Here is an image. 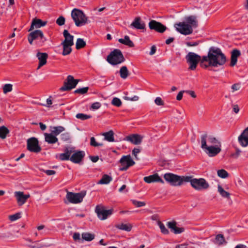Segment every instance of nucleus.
Instances as JSON below:
<instances>
[{
  "instance_id": "nucleus-1",
  "label": "nucleus",
  "mask_w": 248,
  "mask_h": 248,
  "mask_svg": "<svg viewBox=\"0 0 248 248\" xmlns=\"http://www.w3.org/2000/svg\"><path fill=\"white\" fill-rule=\"evenodd\" d=\"M226 61V57L221 50L212 46L209 49L207 55L202 57V64L204 66V68L209 66L218 67L223 66Z\"/></svg>"
},
{
  "instance_id": "nucleus-2",
  "label": "nucleus",
  "mask_w": 248,
  "mask_h": 248,
  "mask_svg": "<svg viewBox=\"0 0 248 248\" xmlns=\"http://www.w3.org/2000/svg\"><path fill=\"white\" fill-rule=\"evenodd\" d=\"M201 148L210 157L217 155L221 151L220 143L214 137L204 133L201 136Z\"/></svg>"
},
{
  "instance_id": "nucleus-3",
  "label": "nucleus",
  "mask_w": 248,
  "mask_h": 248,
  "mask_svg": "<svg viewBox=\"0 0 248 248\" xmlns=\"http://www.w3.org/2000/svg\"><path fill=\"white\" fill-rule=\"evenodd\" d=\"M164 178L167 182L174 186H181L188 181L187 176H179L171 173L165 174Z\"/></svg>"
},
{
  "instance_id": "nucleus-4",
  "label": "nucleus",
  "mask_w": 248,
  "mask_h": 248,
  "mask_svg": "<svg viewBox=\"0 0 248 248\" xmlns=\"http://www.w3.org/2000/svg\"><path fill=\"white\" fill-rule=\"evenodd\" d=\"M187 183L189 182L191 186L196 190H205L210 186L208 183L204 178H193L192 176H187Z\"/></svg>"
},
{
  "instance_id": "nucleus-5",
  "label": "nucleus",
  "mask_w": 248,
  "mask_h": 248,
  "mask_svg": "<svg viewBox=\"0 0 248 248\" xmlns=\"http://www.w3.org/2000/svg\"><path fill=\"white\" fill-rule=\"evenodd\" d=\"M71 16L77 27L83 26L88 23V17L79 9H74L71 12Z\"/></svg>"
},
{
  "instance_id": "nucleus-6",
  "label": "nucleus",
  "mask_w": 248,
  "mask_h": 248,
  "mask_svg": "<svg viewBox=\"0 0 248 248\" xmlns=\"http://www.w3.org/2000/svg\"><path fill=\"white\" fill-rule=\"evenodd\" d=\"M186 62L188 64V70H195L199 62L200 65L204 68V66L202 64V57L192 52H189L186 56Z\"/></svg>"
},
{
  "instance_id": "nucleus-7",
  "label": "nucleus",
  "mask_w": 248,
  "mask_h": 248,
  "mask_svg": "<svg viewBox=\"0 0 248 248\" xmlns=\"http://www.w3.org/2000/svg\"><path fill=\"white\" fill-rule=\"evenodd\" d=\"M107 61L109 64L116 65L124 62L125 58L120 49H115L108 56Z\"/></svg>"
},
{
  "instance_id": "nucleus-8",
  "label": "nucleus",
  "mask_w": 248,
  "mask_h": 248,
  "mask_svg": "<svg viewBox=\"0 0 248 248\" xmlns=\"http://www.w3.org/2000/svg\"><path fill=\"white\" fill-rule=\"evenodd\" d=\"M28 40L30 45H32L33 41L36 40L37 44L41 46L46 41V39L44 36L43 32L39 30H35L29 33Z\"/></svg>"
},
{
  "instance_id": "nucleus-9",
  "label": "nucleus",
  "mask_w": 248,
  "mask_h": 248,
  "mask_svg": "<svg viewBox=\"0 0 248 248\" xmlns=\"http://www.w3.org/2000/svg\"><path fill=\"white\" fill-rule=\"evenodd\" d=\"M85 195V191H82L79 193H73L68 191L66 195V198L69 202L77 204L82 202L83 199Z\"/></svg>"
},
{
  "instance_id": "nucleus-10",
  "label": "nucleus",
  "mask_w": 248,
  "mask_h": 248,
  "mask_svg": "<svg viewBox=\"0 0 248 248\" xmlns=\"http://www.w3.org/2000/svg\"><path fill=\"white\" fill-rule=\"evenodd\" d=\"M176 30L183 35H189L193 32V29L190 26L187 25L185 21L180 22L174 24Z\"/></svg>"
},
{
  "instance_id": "nucleus-11",
  "label": "nucleus",
  "mask_w": 248,
  "mask_h": 248,
  "mask_svg": "<svg viewBox=\"0 0 248 248\" xmlns=\"http://www.w3.org/2000/svg\"><path fill=\"white\" fill-rule=\"evenodd\" d=\"M79 80L75 79L72 76L69 75L64 82V85L60 89L61 91L70 90L75 88L78 83Z\"/></svg>"
},
{
  "instance_id": "nucleus-12",
  "label": "nucleus",
  "mask_w": 248,
  "mask_h": 248,
  "mask_svg": "<svg viewBox=\"0 0 248 248\" xmlns=\"http://www.w3.org/2000/svg\"><path fill=\"white\" fill-rule=\"evenodd\" d=\"M27 149L35 153H39L41 151V148L39 145L38 140L36 138L32 137L27 140Z\"/></svg>"
},
{
  "instance_id": "nucleus-13",
  "label": "nucleus",
  "mask_w": 248,
  "mask_h": 248,
  "mask_svg": "<svg viewBox=\"0 0 248 248\" xmlns=\"http://www.w3.org/2000/svg\"><path fill=\"white\" fill-rule=\"evenodd\" d=\"M120 162L122 167L119 170L121 171L127 170L129 167L133 166L135 163L130 155L123 156Z\"/></svg>"
},
{
  "instance_id": "nucleus-14",
  "label": "nucleus",
  "mask_w": 248,
  "mask_h": 248,
  "mask_svg": "<svg viewBox=\"0 0 248 248\" xmlns=\"http://www.w3.org/2000/svg\"><path fill=\"white\" fill-rule=\"evenodd\" d=\"M95 211L100 220H105L112 214V209L105 210L104 207L96 206Z\"/></svg>"
},
{
  "instance_id": "nucleus-15",
  "label": "nucleus",
  "mask_w": 248,
  "mask_h": 248,
  "mask_svg": "<svg viewBox=\"0 0 248 248\" xmlns=\"http://www.w3.org/2000/svg\"><path fill=\"white\" fill-rule=\"evenodd\" d=\"M149 27L151 30H153L160 33L164 32L167 29L165 26L160 22L152 20L149 23Z\"/></svg>"
},
{
  "instance_id": "nucleus-16",
  "label": "nucleus",
  "mask_w": 248,
  "mask_h": 248,
  "mask_svg": "<svg viewBox=\"0 0 248 248\" xmlns=\"http://www.w3.org/2000/svg\"><path fill=\"white\" fill-rule=\"evenodd\" d=\"M142 139V136L137 134H135L127 136L125 137L124 140L130 142L134 145H139L141 143Z\"/></svg>"
},
{
  "instance_id": "nucleus-17",
  "label": "nucleus",
  "mask_w": 248,
  "mask_h": 248,
  "mask_svg": "<svg viewBox=\"0 0 248 248\" xmlns=\"http://www.w3.org/2000/svg\"><path fill=\"white\" fill-rule=\"evenodd\" d=\"M15 196L16 197L17 204L19 206L23 205L27 201V199L30 198L29 194H24V192L22 191H16L15 192Z\"/></svg>"
},
{
  "instance_id": "nucleus-18",
  "label": "nucleus",
  "mask_w": 248,
  "mask_h": 248,
  "mask_svg": "<svg viewBox=\"0 0 248 248\" xmlns=\"http://www.w3.org/2000/svg\"><path fill=\"white\" fill-rule=\"evenodd\" d=\"M85 156V153L82 151H76L73 153L70 160L75 163L80 162Z\"/></svg>"
},
{
  "instance_id": "nucleus-19",
  "label": "nucleus",
  "mask_w": 248,
  "mask_h": 248,
  "mask_svg": "<svg viewBox=\"0 0 248 248\" xmlns=\"http://www.w3.org/2000/svg\"><path fill=\"white\" fill-rule=\"evenodd\" d=\"M238 141L243 147L248 145V127L246 128L238 137Z\"/></svg>"
},
{
  "instance_id": "nucleus-20",
  "label": "nucleus",
  "mask_w": 248,
  "mask_h": 248,
  "mask_svg": "<svg viewBox=\"0 0 248 248\" xmlns=\"http://www.w3.org/2000/svg\"><path fill=\"white\" fill-rule=\"evenodd\" d=\"M143 180L147 183L155 182H158L162 184L164 183V181L159 176L157 173L144 177Z\"/></svg>"
},
{
  "instance_id": "nucleus-21",
  "label": "nucleus",
  "mask_w": 248,
  "mask_h": 248,
  "mask_svg": "<svg viewBox=\"0 0 248 248\" xmlns=\"http://www.w3.org/2000/svg\"><path fill=\"white\" fill-rule=\"evenodd\" d=\"M130 26L136 29L142 30L145 29V24L143 21L141 20L140 17H137L135 18Z\"/></svg>"
},
{
  "instance_id": "nucleus-22",
  "label": "nucleus",
  "mask_w": 248,
  "mask_h": 248,
  "mask_svg": "<svg viewBox=\"0 0 248 248\" xmlns=\"http://www.w3.org/2000/svg\"><path fill=\"white\" fill-rule=\"evenodd\" d=\"M167 226L170 228L172 232L175 234H179L184 232V228H178L176 226V222L175 221L168 222Z\"/></svg>"
},
{
  "instance_id": "nucleus-23",
  "label": "nucleus",
  "mask_w": 248,
  "mask_h": 248,
  "mask_svg": "<svg viewBox=\"0 0 248 248\" xmlns=\"http://www.w3.org/2000/svg\"><path fill=\"white\" fill-rule=\"evenodd\" d=\"M240 55L241 52L239 50L234 49L232 51L230 62V66L231 67H233L236 64L237 59Z\"/></svg>"
},
{
  "instance_id": "nucleus-24",
  "label": "nucleus",
  "mask_w": 248,
  "mask_h": 248,
  "mask_svg": "<svg viewBox=\"0 0 248 248\" xmlns=\"http://www.w3.org/2000/svg\"><path fill=\"white\" fill-rule=\"evenodd\" d=\"M36 57L39 60V64L37 69H39L41 67L46 63L48 55L46 53L39 52L37 53Z\"/></svg>"
},
{
  "instance_id": "nucleus-25",
  "label": "nucleus",
  "mask_w": 248,
  "mask_h": 248,
  "mask_svg": "<svg viewBox=\"0 0 248 248\" xmlns=\"http://www.w3.org/2000/svg\"><path fill=\"white\" fill-rule=\"evenodd\" d=\"M186 24L193 29V28H197L198 25L197 17L195 16H186L185 18Z\"/></svg>"
},
{
  "instance_id": "nucleus-26",
  "label": "nucleus",
  "mask_w": 248,
  "mask_h": 248,
  "mask_svg": "<svg viewBox=\"0 0 248 248\" xmlns=\"http://www.w3.org/2000/svg\"><path fill=\"white\" fill-rule=\"evenodd\" d=\"M46 23L47 21H43L40 19L34 18L32 21L29 31L33 30L34 28H39L41 27L45 26Z\"/></svg>"
},
{
  "instance_id": "nucleus-27",
  "label": "nucleus",
  "mask_w": 248,
  "mask_h": 248,
  "mask_svg": "<svg viewBox=\"0 0 248 248\" xmlns=\"http://www.w3.org/2000/svg\"><path fill=\"white\" fill-rule=\"evenodd\" d=\"M63 35L64 37V40L61 44H70L71 45H74V36L71 35L67 30H64Z\"/></svg>"
},
{
  "instance_id": "nucleus-28",
  "label": "nucleus",
  "mask_w": 248,
  "mask_h": 248,
  "mask_svg": "<svg viewBox=\"0 0 248 248\" xmlns=\"http://www.w3.org/2000/svg\"><path fill=\"white\" fill-rule=\"evenodd\" d=\"M45 141L47 142L48 144H53L58 142V139L53 134L46 133L44 134Z\"/></svg>"
},
{
  "instance_id": "nucleus-29",
  "label": "nucleus",
  "mask_w": 248,
  "mask_h": 248,
  "mask_svg": "<svg viewBox=\"0 0 248 248\" xmlns=\"http://www.w3.org/2000/svg\"><path fill=\"white\" fill-rule=\"evenodd\" d=\"M118 41L120 43L129 47H133L134 46V43L130 39L129 37L127 35L124 36V38L119 39Z\"/></svg>"
},
{
  "instance_id": "nucleus-30",
  "label": "nucleus",
  "mask_w": 248,
  "mask_h": 248,
  "mask_svg": "<svg viewBox=\"0 0 248 248\" xmlns=\"http://www.w3.org/2000/svg\"><path fill=\"white\" fill-rule=\"evenodd\" d=\"M50 131L56 137L65 130V128L62 126H51Z\"/></svg>"
},
{
  "instance_id": "nucleus-31",
  "label": "nucleus",
  "mask_w": 248,
  "mask_h": 248,
  "mask_svg": "<svg viewBox=\"0 0 248 248\" xmlns=\"http://www.w3.org/2000/svg\"><path fill=\"white\" fill-rule=\"evenodd\" d=\"M112 177L108 174H104L102 178L97 183L99 185H107L112 181Z\"/></svg>"
},
{
  "instance_id": "nucleus-32",
  "label": "nucleus",
  "mask_w": 248,
  "mask_h": 248,
  "mask_svg": "<svg viewBox=\"0 0 248 248\" xmlns=\"http://www.w3.org/2000/svg\"><path fill=\"white\" fill-rule=\"evenodd\" d=\"M19 233V231H13L12 232H4L0 233V238L4 239L9 238L11 236H18V234Z\"/></svg>"
},
{
  "instance_id": "nucleus-33",
  "label": "nucleus",
  "mask_w": 248,
  "mask_h": 248,
  "mask_svg": "<svg viewBox=\"0 0 248 248\" xmlns=\"http://www.w3.org/2000/svg\"><path fill=\"white\" fill-rule=\"evenodd\" d=\"M217 191L222 197L227 199H230V194L225 191L220 185H218L217 186Z\"/></svg>"
},
{
  "instance_id": "nucleus-34",
  "label": "nucleus",
  "mask_w": 248,
  "mask_h": 248,
  "mask_svg": "<svg viewBox=\"0 0 248 248\" xmlns=\"http://www.w3.org/2000/svg\"><path fill=\"white\" fill-rule=\"evenodd\" d=\"M104 136L105 140L108 142L114 141V132L112 130H110L108 132H105L102 134Z\"/></svg>"
},
{
  "instance_id": "nucleus-35",
  "label": "nucleus",
  "mask_w": 248,
  "mask_h": 248,
  "mask_svg": "<svg viewBox=\"0 0 248 248\" xmlns=\"http://www.w3.org/2000/svg\"><path fill=\"white\" fill-rule=\"evenodd\" d=\"M119 72L120 77L123 79H126L129 75V71L126 66L121 67Z\"/></svg>"
},
{
  "instance_id": "nucleus-36",
  "label": "nucleus",
  "mask_w": 248,
  "mask_h": 248,
  "mask_svg": "<svg viewBox=\"0 0 248 248\" xmlns=\"http://www.w3.org/2000/svg\"><path fill=\"white\" fill-rule=\"evenodd\" d=\"M61 45L63 47V51L62 54L63 56L68 55L70 54L72 51L71 46L73 45H71L70 44H61Z\"/></svg>"
},
{
  "instance_id": "nucleus-37",
  "label": "nucleus",
  "mask_w": 248,
  "mask_h": 248,
  "mask_svg": "<svg viewBox=\"0 0 248 248\" xmlns=\"http://www.w3.org/2000/svg\"><path fill=\"white\" fill-rule=\"evenodd\" d=\"M82 242L83 240L91 241L94 238V235L89 232H83L81 234Z\"/></svg>"
},
{
  "instance_id": "nucleus-38",
  "label": "nucleus",
  "mask_w": 248,
  "mask_h": 248,
  "mask_svg": "<svg viewBox=\"0 0 248 248\" xmlns=\"http://www.w3.org/2000/svg\"><path fill=\"white\" fill-rule=\"evenodd\" d=\"M9 132V129L6 126H2L0 127V138L2 139H5Z\"/></svg>"
},
{
  "instance_id": "nucleus-39",
  "label": "nucleus",
  "mask_w": 248,
  "mask_h": 248,
  "mask_svg": "<svg viewBox=\"0 0 248 248\" xmlns=\"http://www.w3.org/2000/svg\"><path fill=\"white\" fill-rule=\"evenodd\" d=\"M224 243H226V241L224 236L222 234H219L216 235L215 240V244L218 245H221Z\"/></svg>"
},
{
  "instance_id": "nucleus-40",
  "label": "nucleus",
  "mask_w": 248,
  "mask_h": 248,
  "mask_svg": "<svg viewBox=\"0 0 248 248\" xmlns=\"http://www.w3.org/2000/svg\"><path fill=\"white\" fill-rule=\"evenodd\" d=\"M86 42L83 39L78 38L76 43V47L77 49H80L86 46Z\"/></svg>"
},
{
  "instance_id": "nucleus-41",
  "label": "nucleus",
  "mask_w": 248,
  "mask_h": 248,
  "mask_svg": "<svg viewBox=\"0 0 248 248\" xmlns=\"http://www.w3.org/2000/svg\"><path fill=\"white\" fill-rule=\"evenodd\" d=\"M116 227L117 228L119 229L124 230L128 232L130 231L131 230V227L130 225H128L127 224L123 223L117 225Z\"/></svg>"
},
{
  "instance_id": "nucleus-42",
  "label": "nucleus",
  "mask_w": 248,
  "mask_h": 248,
  "mask_svg": "<svg viewBox=\"0 0 248 248\" xmlns=\"http://www.w3.org/2000/svg\"><path fill=\"white\" fill-rule=\"evenodd\" d=\"M217 175L222 178H226L228 177L229 174L225 170L221 169L217 170Z\"/></svg>"
},
{
  "instance_id": "nucleus-43",
  "label": "nucleus",
  "mask_w": 248,
  "mask_h": 248,
  "mask_svg": "<svg viewBox=\"0 0 248 248\" xmlns=\"http://www.w3.org/2000/svg\"><path fill=\"white\" fill-rule=\"evenodd\" d=\"M76 117L77 119H80L81 120L84 121L87 119H90L92 116L90 115H87L83 113H78L76 115Z\"/></svg>"
},
{
  "instance_id": "nucleus-44",
  "label": "nucleus",
  "mask_w": 248,
  "mask_h": 248,
  "mask_svg": "<svg viewBox=\"0 0 248 248\" xmlns=\"http://www.w3.org/2000/svg\"><path fill=\"white\" fill-rule=\"evenodd\" d=\"M158 225L162 233L164 234H168L169 233V230L166 228L165 225L161 222L158 221Z\"/></svg>"
},
{
  "instance_id": "nucleus-45",
  "label": "nucleus",
  "mask_w": 248,
  "mask_h": 248,
  "mask_svg": "<svg viewBox=\"0 0 248 248\" xmlns=\"http://www.w3.org/2000/svg\"><path fill=\"white\" fill-rule=\"evenodd\" d=\"M131 202L137 207H143L146 205V202H140L135 200H132Z\"/></svg>"
},
{
  "instance_id": "nucleus-46",
  "label": "nucleus",
  "mask_w": 248,
  "mask_h": 248,
  "mask_svg": "<svg viewBox=\"0 0 248 248\" xmlns=\"http://www.w3.org/2000/svg\"><path fill=\"white\" fill-rule=\"evenodd\" d=\"M74 152V148L72 147H66L64 149V153L68 155L69 157H70L71 155Z\"/></svg>"
},
{
  "instance_id": "nucleus-47",
  "label": "nucleus",
  "mask_w": 248,
  "mask_h": 248,
  "mask_svg": "<svg viewBox=\"0 0 248 248\" xmlns=\"http://www.w3.org/2000/svg\"><path fill=\"white\" fill-rule=\"evenodd\" d=\"M61 139L64 141H67L70 139V134L69 132H65L61 135Z\"/></svg>"
},
{
  "instance_id": "nucleus-48",
  "label": "nucleus",
  "mask_w": 248,
  "mask_h": 248,
  "mask_svg": "<svg viewBox=\"0 0 248 248\" xmlns=\"http://www.w3.org/2000/svg\"><path fill=\"white\" fill-rule=\"evenodd\" d=\"M111 104L115 106L119 107L122 105V103L120 99L114 97L111 101Z\"/></svg>"
},
{
  "instance_id": "nucleus-49",
  "label": "nucleus",
  "mask_w": 248,
  "mask_h": 248,
  "mask_svg": "<svg viewBox=\"0 0 248 248\" xmlns=\"http://www.w3.org/2000/svg\"><path fill=\"white\" fill-rule=\"evenodd\" d=\"M89 90L88 87L77 89L75 91V93L83 94L87 93Z\"/></svg>"
},
{
  "instance_id": "nucleus-50",
  "label": "nucleus",
  "mask_w": 248,
  "mask_h": 248,
  "mask_svg": "<svg viewBox=\"0 0 248 248\" xmlns=\"http://www.w3.org/2000/svg\"><path fill=\"white\" fill-rule=\"evenodd\" d=\"M21 217V214L20 213H17L15 214L10 215L9 216V219L11 221H15Z\"/></svg>"
},
{
  "instance_id": "nucleus-51",
  "label": "nucleus",
  "mask_w": 248,
  "mask_h": 248,
  "mask_svg": "<svg viewBox=\"0 0 248 248\" xmlns=\"http://www.w3.org/2000/svg\"><path fill=\"white\" fill-rule=\"evenodd\" d=\"M90 144L93 147L102 146L103 144L102 143H98L96 141L94 137L91 138Z\"/></svg>"
},
{
  "instance_id": "nucleus-52",
  "label": "nucleus",
  "mask_w": 248,
  "mask_h": 248,
  "mask_svg": "<svg viewBox=\"0 0 248 248\" xmlns=\"http://www.w3.org/2000/svg\"><path fill=\"white\" fill-rule=\"evenodd\" d=\"M12 90V85L10 84H6L3 87V91L4 93L10 92Z\"/></svg>"
},
{
  "instance_id": "nucleus-53",
  "label": "nucleus",
  "mask_w": 248,
  "mask_h": 248,
  "mask_svg": "<svg viewBox=\"0 0 248 248\" xmlns=\"http://www.w3.org/2000/svg\"><path fill=\"white\" fill-rule=\"evenodd\" d=\"M73 238L74 241L82 242V238H80V235L78 232H75L73 235Z\"/></svg>"
},
{
  "instance_id": "nucleus-54",
  "label": "nucleus",
  "mask_w": 248,
  "mask_h": 248,
  "mask_svg": "<svg viewBox=\"0 0 248 248\" xmlns=\"http://www.w3.org/2000/svg\"><path fill=\"white\" fill-rule=\"evenodd\" d=\"M56 23L59 26H62L65 23V18L63 16H60L56 20Z\"/></svg>"
},
{
  "instance_id": "nucleus-55",
  "label": "nucleus",
  "mask_w": 248,
  "mask_h": 248,
  "mask_svg": "<svg viewBox=\"0 0 248 248\" xmlns=\"http://www.w3.org/2000/svg\"><path fill=\"white\" fill-rule=\"evenodd\" d=\"M155 103L158 106H164V102L160 97H157L155 100Z\"/></svg>"
},
{
  "instance_id": "nucleus-56",
  "label": "nucleus",
  "mask_w": 248,
  "mask_h": 248,
  "mask_svg": "<svg viewBox=\"0 0 248 248\" xmlns=\"http://www.w3.org/2000/svg\"><path fill=\"white\" fill-rule=\"evenodd\" d=\"M240 88L241 85L240 83H235L233 84L231 87L232 92H234L235 91L239 90L240 89Z\"/></svg>"
},
{
  "instance_id": "nucleus-57",
  "label": "nucleus",
  "mask_w": 248,
  "mask_h": 248,
  "mask_svg": "<svg viewBox=\"0 0 248 248\" xmlns=\"http://www.w3.org/2000/svg\"><path fill=\"white\" fill-rule=\"evenodd\" d=\"M59 158L61 160H70V157H69L68 155L63 153L59 155Z\"/></svg>"
},
{
  "instance_id": "nucleus-58",
  "label": "nucleus",
  "mask_w": 248,
  "mask_h": 248,
  "mask_svg": "<svg viewBox=\"0 0 248 248\" xmlns=\"http://www.w3.org/2000/svg\"><path fill=\"white\" fill-rule=\"evenodd\" d=\"M241 152V151L240 150H239V149H236V152L235 153L232 154L231 155V156L233 158H237L240 155Z\"/></svg>"
},
{
  "instance_id": "nucleus-59",
  "label": "nucleus",
  "mask_w": 248,
  "mask_h": 248,
  "mask_svg": "<svg viewBox=\"0 0 248 248\" xmlns=\"http://www.w3.org/2000/svg\"><path fill=\"white\" fill-rule=\"evenodd\" d=\"M101 105L99 102L93 103L91 106V108L93 109H97L100 108Z\"/></svg>"
},
{
  "instance_id": "nucleus-60",
  "label": "nucleus",
  "mask_w": 248,
  "mask_h": 248,
  "mask_svg": "<svg viewBox=\"0 0 248 248\" xmlns=\"http://www.w3.org/2000/svg\"><path fill=\"white\" fill-rule=\"evenodd\" d=\"M51 98V97L50 96L48 98L46 99V104H42V105L47 107H50L51 105L52 104V101Z\"/></svg>"
},
{
  "instance_id": "nucleus-61",
  "label": "nucleus",
  "mask_w": 248,
  "mask_h": 248,
  "mask_svg": "<svg viewBox=\"0 0 248 248\" xmlns=\"http://www.w3.org/2000/svg\"><path fill=\"white\" fill-rule=\"evenodd\" d=\"M199 44V42H187L186 43V45L188 46H198Z\"/></svg>"
},
{
  "instance_id": "nucleus-62",
  "label": "nucleus",
  "mask_w": 248,
  "mask_h": 248,
  "mask_svg": "<svg viewBox=\"0 0 248 248\" xmlns=\"http://www.w3.org/2000/svg\"><path fill=\"white\" fill-rule=\"evenodd\" d=\"M124 99L127 100H130L132 101H137L139 100V97L137 95H134L133 97H129L125 96Z\"/></svg>"
},
{
  "instance_id": "nucleus-63",
  "label": "nucleus",
  "mask_w": 248,
  "mask_h": 248,
  "mask_svg": "<svg viewBox=\"0 0 248 248\" xmlns=\"http://www.w3.org/2000/svg\"><path fill=\"white\" fill-rule=\"evenodd\" d=\"M140 152V150L139 148H135L132 150V154L135 156L136 159H138L137 155Z\"/></svg>"
},
{
  "instance_id": "nucleus-64",
  "label": "nucleus",
  "mask_w": 248,
  "mask_h": 248,
  "mask_svg": "<svg viewBox=\"0 0 248 248\" xmlns=\"http://www.w3.org/2000/svg\"><path fill=\"white\" fill-rule=\"evenodd\" d=\"M44 171L47 175H54L56 173V171L53 170H45Z\"/></svg>"
}]
</instances>
